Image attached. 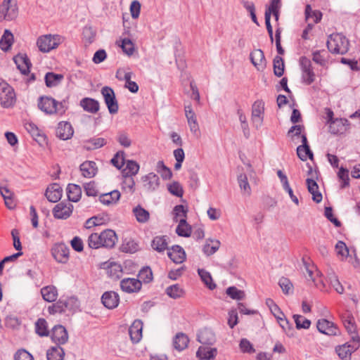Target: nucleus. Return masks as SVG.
<instances>
[{
    "instance_id": "nucleus-32",
    "label": "nucleus",
    "mask_w": 360,
    "mask_h": 360,
    "mask_svg": "<svg viewBox=\"0 0 360 360\" xmlns=\"http://www.w3.org/2000/svg\"><path fill=\"white\" fill-rule=\"evenodd\" d=\"M198 340L204 345H210L215 342V335L211 330L205 328L198 334Z\"/></svg>"
},
{
    "instance_id": "nucleus-5",
    "label": "nucleus",
    "mask_w": 360,
    "mask_h": 360,
    "mask_svg": "<svg viewBox=\"0 0 360 360\" xmlns=\"http://www.w3.org/2000/svg\"><path fill=\"white\" fill-rule=\"evenodd\" d=\"M18 15L15 0H4L0 5V22L4 20H12Z\"/></svg>"
},
{
    "instance_id": "nucleus-45",
    "label": "nucleus",
    "mask_w": 360,
    "mask_h": 360,
    "mask_svg": "<svg viewBox=\"0 0 360 360\" xmlns=\"http://www.w3.org/2000/svg\"><path fill=\"white\" fill-rule=\"evenodd\" d=\"M220 247V242L217 240H207L206 243L204 245L202 251L207 255L210 256L214 254Z\"/></svg>"
},
{
    "instance_id": "nucleus-6",
    "label": "nucleus",
    "mask_w": 360,
    "mask_h": 360,
    "mask_svg": "<svg viewBox=\"0 0 360 360\" xmlns=\"http://www.w3.org/2000/svg\"><path fill=\"white\" fill-rule=\"evenodd\" d=\"M0 101L4 108H9L15 102V94L13 89L7 83L0 84Z\"/></svg>"
},
{
    "instance_id": "nucleus-57",
    "label": "nucleus",
    "mask_w": 360,
    "mask_h": 360,
    "mask_svg": "<svg viewBox=\"0 0 360 360\" xmlns=\"http://www.w3.org/2000/svg\"><path fill=\"white\" fill-rule=\"evenodd\" d=\"M112 165L118 169H120L125 164L124 151L117 152L110 160Z\"/></svg>"
},
{
    "instance_id": "nucleus-8",
    "label": "nucleus",
    "mask_w": 360,
    "mask_h": 360,
    "mask_svg": "<svg viewBox=\"0 0 360 360\" xmlns=\"http://www.w3.org/2000/svg\"><path fill=\"white\" fill-rule=\"evenodd\" d=\"M101 94L104 98L109 112L110 114L117 113L119 107L113 89L109 86H104L101 89Z\"/></svg>"
},
{
    "instance_id": "nucleus-49",
    "label": "nucleus",
    "mask_w": 360,
    "mask_h": 360,
    "mask_svg": "<svg viewBox=\"0 0 360 360\" xmlns=\"http://www.w3.org/2000/svg\"><path fill=\"white\" fill-rule=\"evenodd\" d=\"M274 75L278 77L283 76L284 73V61L283 59L278 56L274 58Z\"/></svg>"
},
{
    "instance_id": "nucleus-26",
    "label": "nucleus",
    "mask_w": 360,
    "mask_h": 360,
    "mask_svg": "<svg viewBox=\"0 0 360 360\" xmlns=\"http://www.w3.org/2000/svg\"><path fill=\"white\" fill-rule=\"evenodd\" d=\"M349 124L347 119H335L329 124V131L330 133L337 134H342L347 129V126Z\"/></svg>"
},
{
    "instance_id": "nucleus-20",
    "label": "nucleus",
    "mask_w": 360,
    "mask_h": 360,
    "mask_svg": "<svg viewBox=\"0 0 360 360\" xmlns=\"http://www.w3.org/2000/svg\"><path fill=\"white\" fill-rule=\"evenodd\" d=\"M63 189L58 184H52L48 186L45 192L47 200L51 202H56L62 197Z\"/></svg>"
},
{
    "instance_id": "nucleus-15",
    "label": "nucleus",
    "mask_w": 360,
    "mask_h": 360,
    "mask_svg": "<svg viewBox=\"0 0 360 360\" xmlns=\"http://www.w3.org/2000/svg\"><path fill=\"white\" fill-rule=\"evenodd\" d=\"M184 111L191 131L196 136L198 135L199 126L197 122L195 113L193 110L191 105H186L184 107Z\"/></svg>"
},
{
    "instance_id": "nucleus-17",
    "label": "nucleus",
    "mask_w": 360,
    "mask_h": 360,
    "mask_svg": "<svg viewBox=\"0 0 360 360\" xmlns=\"http://www.w3.org/2000/svg\"><path fill=\"white\" fill-rule=\"evenodd\" d=\"M120 287L126 292H137L141 288V281L136 278H124L120 282Z\"/></svg>"
},
{
    "instance_id": "nucleus-7",
    "label": "nucleus",
    "mask_w": 360,
    "mask_h": 360,
    "mask_svg": "<svg viewBox=\"0 0 360 360\" xmlns=\"http://www.w3.org/2000/svg\"><path fill=\"white\" fill-rule=\"evenodd\" d=\"M300 65L302 72V79L307 85L312 84L315 80V74L311 68V62L306 56L300 58Z\"/></svg>"
},
{
    "instance_id": "nucleus-55",
    "label": "nucleus",
    "mask_w": 360,
    "mask_h": 360,
    "mask_svg": "<svg viewBox=\"0 0 360 360\" xmlns=\"http://www.w3.org/2000/svg\"><path fill=\"white\" fill-rule=\"evenodd\" d=\"M328 278L330 284L335 290V291L340 294L343 293L344 288L339 281L338 276L333 272H331L328 274Z\"/></svg>"
},
{
    "instance_id": "nucleus-54",
    "label": "nucleus",
    "mask_w": 360,
    "mask_h": 360,
    "mask_svg": "<svg viewBox=\"0 0 360 360\" xmlns=\"http://www.w3.org/2000/svg\"><path fill=\"white\" fill-rule=\"evenodd\" d=\"M293 319L297 329H308L311 326V321L301 315L295 314Z\"/></svg>"
},
{
    "instance_id": "nucleus-56",
    "label": "nucleus",
    "mask_w": 360,
    "mask_h": 360,
    "mask_svg": "<svg viewBox=\"0 0 360 360\" xmlns=\"http://www.w3.org/2000/svg\"><path fill=\"white\" fill-rule=\"evenodd\" d=\"M166 293L173 299L181 297L184 294V290L177 284L170 285L166 289Z\"/></svg>"
},
{
    "instance_id": "nucleus-22",
    "label": "nucleus",
    "mask_w": 360,
    "mask_h": 360,
    "mask_svg": "<svg viewBox=\"0 0 360 360\" xmlns=\"http://www.w3.org/2000/svg\"><path fill=\"white\" fill-rule=\"evenodd\" d=\"M264 110V103L262 101H256L252 105V120L254 123L257 124V127L261 126Z\"/></svg>"
},
{
    "instance_id": "nucleus-51",
    "label": "nucleus",
    "mask_w": 360,
    "mask_h": 360,
    "mask_svg": "<svg viewBox=\"0 0 360 360\" xmlns=\"http://www.w3.org/2000/svg\"><path fill=\"white\" fill-rule=\"evenodd\" d=\"M131 72L124 73L123 76V79L125 81L124 86L131 93H136L139 91V86L135 82L131 81Z\"/></svg>"
},
{
    "instance_id": "nucleus-35",
    "label": "nucleus",
    "mask_w": 360,
    "mask_h": 360,
    "mask_svg": "<svg viewBox=\"0 0 360 360\" xmlns=\"http://www.w3.org/2000/svg\"><path fill=\"white\" fill-rule=\"evenodd\" d=\"M67 195L69 201L74 202L79 201L82 195L81 187L74 184H68L67 187Z\"/></svg>"
},
{
    "instance_id": "nucleus-36",
    "label": "nucleus",
    "mask_w": 360,
    "mask_h": 360,
    "mask_svg": "<svg viewBox=\"0 0 360 360\" xmlns=\"http://www.w3.org/2000/svg\"><path fill=\"white\" fill-rule=\"evenodd\" d=\"M43 299L49 302H54L58 296V290L53 285H48L41 289Z\"/></svg>"
},
{
    "instance_id": "nucleus-37",
    "label": "nucleus",
    "mask_w": 360,
    "mask_h": 360,
    "mask_svg": "<svg viewBox=\"0 0 360 360\" xmlns=\"http://www.w3.org/2000/svg\"><path fill=\"white\" fill-rule=\"evenodd\" d=\"M14 38L12 32L8 30H5L0 39V47L4 51H8L13 43Z\"/></svg>"
},
{
    "instance_id": "nucleus-60",
    "label": "nucleus",
    "mask_w": 360,
    "mask_h": 360,
    "mask_svg": "<svg viewBox=\"0 0 360 360\" xmlns=\"http://www.w3.org/2000/svg\"><path fill=\"white\" fill-rule=\"evenodd\" d=\"M139 278L146 283H150L153 280V273L150 267H143L139 273Z\"/></svg>"
},
{
    "instance_id": "nucleus-33",
    "label": "nucleus",
    "mask_w": 360,
    "mask_h": 360,
    "mask_svg": "<svg viewBox=\"0 0 360 360\" xmlns=\"http://www.w3.org/2000/svg\"><path fill=\"white\" fill-rule=\"evenodd\" d=\"M80 170L84 177L91 178L97 172L96 164L93 161H86L80 165Z\"/></svg>"
},
{
    "instance_id": "nucleus-21",
    "label": "nucleus",
    "mask_w": 360,
    "mask_h": 360,
    "mask_svg": "<svg viewBox=\"0 0 360 360\" xmlns=\"http://www.w3.org/2000/svg\"><path fill=\"white\" fill-rule=\"evenodd\" d=\"M13 60L22 75H25L30 72L32 64L26 54H18L13 58Z\"/></svg>"
},
{
    "instance_id": "nucleus-61",
    "label": "nucleus",
    "mask_w": 360,
    "mask_h": 360,
    "mask_svg": "<svg viewBox=\"0 0 360 360\" xmlns=\"http://www.w3.org/2000/svg\"><path fill=\"white\" fill-rule=\"evenodd\" d=\"M121 48L124 53L128 56H131L134 51V44L127 38L122 39Z\"/></svg>"
},
{
    "instance_id": "nucleus-48",
    "label": "nucleus",
    "mask_w": 360,
    "mask_h": 360,
    "mask_svg": "<svg viewBox=\"0 0 360 360\" xmlns=\"http://www.w3.org/2000/svg\"><path fill=\"white\" fill-rule=\"evenodd\" d=\"M156 171L160 174L163 179H170L172 176V172L171 169L165 165L162 160L158 162Z\"/></svg>"
},
{
    "instance_id": "nucleus-9",
    "label": "nucleus",
    "mask_w": 360,
    "mask_h": 360,
    "mask_svg": "<svg viewBox=\"0 0 360 360\" xmlns=\"http://www.w3.org/2000/svg\"><path fill=\"white\" fill-rule=\"evenodd\" d=\"M342 321L347 331L351 335L352 342L356 345L360 344V338L356 333V326L353 316L345 314L342 316Z\"/></svg>"
},
{
    "instance_id": "nucleus-28",
    "label": "nucleus",
    "mask_w": 360,
    "mask_h": 360,
    "mask_svg": "<svg viewBox=\"0 0 360 360\" xmlns=\"http://www.w3.org/2000/svg\"><path fill=\"white\" fill-rule=\"evenodd\" d=\"M217 354L216 348H212L207 345L200 346L197 352L196 355L200 359L211 360L215 357Z\"/></svg>"
},
{
    "instance_id": "nucleus-53",
    "label": "nucleus",
    "mask_w": 360,
    "mask_h": 360,
    "mask_svg": "<svg viewBox=\"0 0 360 360\" xmlns=\"http://www.w3.org/2000/svg\"><path fill=\"white\" fill-rule=\"evenodd\" d=\"M66 305L63 303V300H59L56 303L49 306L48 311L50 314H62L66 311Z\"/></svg>"
},
{
    "instance_id": "nucleus-59",
    "label": "nucleus",
    "mask_w": 360,
    "mask_h": 360,
    "mask_svg": "<svg viewBox=\"0 0 360 360\" xmlns=\"http://www.w3.org/2000/svg\"><path fill=\"white\" fill-rule=\"evenodd\" d=\"M297 155L298 158L302 161H306L307 160V158L312 160L314 158L313 152L311 150L309 146V150H307L306 148H302L301 146H297Z\"/></svg>"
},
{
    "instance_id": "nucleus-23",
    "label": "nucleus",
    "mask_w": 360,
    "mask_h": 360,
    "mask_svg": "<svg viewBox=\"0 0 360 360\" xmlns=\"http://www.w3.org/2000/svg\"><path fill=\"white\" fill-rule=\"evenodd\" d=\"M143 323L141 320H135L129 328L131 340L137 343L142 338Z\"/></svg>"
},
{
    "instance_id": "nucleus-47",
    "label": "nucleus",
    "mask_w": 360,
    "mask_h": 360,
    "mask_svg": "<svg viewBox=\"0 0 360 360\" xmlns=\"http://www.w3.org/2000/svg\"><path fill=\"white\" fill-rule=\"evenodd\" d=\"M198 273L202 281L209 289L214 290L216 288V284L212 282V278L210 272L203 269H198Z\"/></svg>"
},
{
    "instance_id": "nucleus-43",
    "label": "nucleus",
    "mask_w": 360,
    "mask_h": 360,
    "mask_svg": "<svg viewBox=\"0 0 360 360\" xmlns=\"http://www.w3.org/2000/svg\"><path fill=\"white\" fill-rule=\"evenodd\" d=\"M121 188L123 191L132 194L135 191V181L133 176L122 175Z\"/></svg>"
},
{
    "instance_id": "nucleus-14",
    "label": "nucleus",
    "mask_w": 360,
    "mask_h": 360,
    "mask_svg": "<svg viewBox=\"0 0 360 360\" xmlns=\"http://www.w3.org/2000/svg\"><path fill=\"white\" fill-rule=\"evenodd\" d=\"M316 327L320 333L327 335H336L339 331L334 323L325 319L319 320Z\"/></svg>"
},
{
    "instance_id": "nucleus-64",
    "label": "nucleus",
    "mask_w": 360,
    "mask_h": 360,
    "mask_svg": "<svg viewBox=\"0 0 360 360\" xmlns=\"http://www.w3.org/2000/svg\"><path fill=\"white\" fill-rule=\"evenodd\" d=\"M14 360H34L32 355L24 349L17 351Z\"/></svg>"
},
{
    "instance_id": "nucleus-38",
    "label": "nucleus",
    "mask_w": 360,
    "mask_h": 360,
    "mask_svg": "<svg viewBox=\"0 0 360 360\" xmlns=\"http://www.w3.org/2000/svg\"><path fill=\"white\" fill-rule=\"evenodd\" d=\"M189 342V339L186 335L180 333H177L174 339V347L178 351H182L186 349Z\"/></svg>"
},
{
    "instance_id": "nucleus-63",
    "label": "nucleus",
    "mask_w": 360,
    "mask_h": 360,
    "mask_svg": "<svg viewBox=\"0 0 360 360\" xmlns=\"http://www.w3.org/2000/svg\"><path fill=\"white\" fill-rule=\"evenodd\" d=\"M168 191L170 193L177 197H181L184 193L182 186L177 181H174L172 184L169 185Z\"/></svg>"
},
{
    "instance_id": "nucleus-4",
    "label": "nucleus",
    "mask_w": 360,
    "mask_h": 360,
    "mask_svg": "<svg viewBox=\"0 0 360 360\" xmlns=\"http://www.w3.org/2000/svg\"><path fill=\"white\" fill-rule=\"evenodd\" d=\"M39 108L46 114H63L65 111L63 103H58L49 96H41L38 103Z\"/></svg>"
},
{
    "instance_id": "nucleus-18",
    "label": "nucleus",
    "mask_w": 360,
    "mask_h": 360,
    "mask_svg": "<svg viewBox=\"0 0 360 360\" xmlns=\"http://www.w3.org/2000/svg\"><path fill=\"white\" fill-rule=\"evenodd\" d=\"M250 58L253 65L258 70H263L266 68V59L264 52L261 49H255L250 53Z\"/></svg>"
},
{
    "instance_id": "nucleus-31",
    "label": "nucleus",
    "mask_w": 360,
    "mask_h": 360,
    "mask_svg": "<svg viewBox=\"0 0 360 360\" xmlns=\"http://www.w3.org/2000/svg\"><path fill=\"white\" fill-rule=\"evenodd\" d=\"M65 355L64 349L60 345L51 347L46 351L47 360H63Z\"/></svg>"
},
{
    "instance_id": "nucleus-41",
    "label": "nucleus",
    "mask_w": 360,
    "mask_h": 360,
    "mask_svg": "<svg viewBox=\"0 0 360 360\" xmlns=\"http://www.w3.org/2000/svg\"><path fill=\"white\" fill-rule=\"evenodd\" d=\"M176 233L178 236L182 237H189L191 234V226L187 223L186 219H181L176 229Z\"/></svg>"
},
{
    "instance_id": "nucleus-19",
    "label": "nucleus",
    "mask_w": 360,
    "mask_h": 360,
    "mask_svg": "<svg viewBox=\"0 0 360 360\" xmlns=\"http://www.w3.org/2000/svg\"><path fill=\"white\" fill-rule=\"evenodd\" d=\"M101 302L106 308L112 309L117 307L120 297L117 292L108 291L103 294Z\"/></svg>"
},
{
    "instance_id": "nucleus-39",
    "label": "nucleus",
    "mask_w": 360,
    "mask_h": 360,
    "mask_svg": "<svg viewBox=\"0 0 360 360\" xmlns=\"http://www.w3.org/2000/svg\"><path fill=\"white\" fill-rule=\"evenodd\" d=\"M63 77L62 74H56L52 72H47L44 77L46 85L48 87L56 86L60 84Z\"/></svg>"
},
{
    "instance_id": "nucleus-30",
    "label": "nucleus",
    "mask_w": 360,
    "mask_h": 360,
    "mask_svg": "<svg viewBox=\"0 0 360 360\" xmlns=\"http://www.w3.org/2000/svg\"><path fill=\"white\" fill-rule=\"evenodd\" d=\"M80 105L85 111L93 114L98 111L100 106L98 101L91 98H82Z\"/></svg>"
},
{
    "instance_id": "nucleus-58",
    "label": "nucleus",
    "mask_w": 360,
    "mask_h": 360,
    "mask_svg": "<svg viewBox=\"0 0 360 360\" xmlns=\"http://www.w3.org/2000/svg\"><path fill=\"white\" fill-rule=\"evenodd\" d=\"M120 250L124 252L133 253L138 250V245L133 240H125L122 244Z\"/></svg>"
},
{
    "instance_id": "nucleus-25",
    "label": "nucleus",
    "mask_w": 360,
    "mask_h": 360,
    "mask_svg": "<svg viewBox=\"0 0 360 360\" xmlns=\"http://www.w3.org/2000/svg\"><path fill=\"white\" fill-rule=\"evenodd\" d=\"M121 194L118 190H113L110 192L103 193L99 195V201L105 205H112L116 204L120 198Z\"/></svg>"
},
{
    "instance_id": "nucleus-52",
    "label": "nucleus",
    "mask_w": 360,
    "mask_h": 360,
    "mask_svg": "<svg viewBox=\"0 0 360 360\" xmlns=\"http://www.w3.org/2000/svg\"><path fill=\"white\" fill-rule=\"evenodd\" d=\"M226 294L233 300H242L245 298V294L243 290H238L235 286L229 287L226 289Z\"/></svg>"
},
{
    "instance_id": "nucleus-34",
    "label": "nucleus",
    "mask_w": 360,
    "mask_h": 360,
    "mask_svg": "<svg viewBox=\"0 0 360 360\" xmlns=\"http://www.w3.org/2000/svg\"><path fill=\"white\" fill-rule=\"evenodd\" d=\"M132 213L134 215L136 221L141 224L148 222L150 219L149 212L140 205H138L133 208Z\"/></svg>"
},
{
    "instance_id": "nucleus-10",
    "label": "nucleus",
    "mask_w": 360,
    "mask_h": 360,
    "mask_svg": "<svg viewBox=\"0 0 360 360\" xmlns=\"http://www.w3.org/2000/svg\"><path fill=\"white\" fill-rule=\"evenodd\" d=\"M51 339L56 345L65 344L68 341V333L66 328L62 325L55 326L51 333Z\"/></svg>"
},
{
    "instance_id": "nucleus-62",
    "label": "nucleus",
    "mask_w": 360,
    "mask_h": 360,
    "mask_svg": "<svg viewBox=\"0 0 360 360\" xmlns=\"http://www.w3.org/2000/svg\"><path fill=\"white\" fill-rule=\"evenodd\" d=\"M335 249L338 255L341 256L342 259L348 257L349 249L344 242L339 240L335 245Z\"/></svg>"
},
{
    "instance_id": "nucleus-24",
    "label": "nucleus",
    "mask_w": 360,
    "mask_h": 360,
    "mask_svg": "<svg viewBox=\"0 0 360 360\" xmlns=\"http://www.w3.org/2000/svg\"><path fill=\"white\" fill-rule=\"evenodd\" d=\"M360 344L353 345H343L338 346L335 349L336 353L338 356L342 360H348L352 352H354L359 347Z\"/></svg>"
},
{
    "instance_id": "nucleus-42",
    "label": "nucleus",
    "mask_w": 360,
    "mask_h": 360,
    "mask_svg": "<svg viewBox=\"0 0 360 360\" xmlns=\"http://www.w3.org/2000/svg\"><path fill=\"white\" fill-rule=\"evenodd\" d=\"M84 148L88 150L100 148L106 144L103 138H93L84 141Z\"/></svg>"
},
{
    "instance_id": "nucleus-16",
    "label": "nucleus",
    "mask_w": 360,
    "mask_h": 360,
    "mask_svg": "<svg viewBox=\"0 0 360 360\" xmlns=\"http://www.w3.org/2000/svg\"><path fill=\"white\" fill-rule=\"evenodd\" d=\"M56 136L62 140L70 139L74 134V130L70 124L68 122H60L58 123L56 128Z\"/></svg>"
},
{
    "instance_id": "nucleus-27",
    "label": "nucleus",
    "mask_w": 360,
    "mask_h": 360,
    "mask_svg": "<svg viewBox=\"0 0 360 360\" xmlns=\"http://www.w3.org/2000/svg\"><path fill=\"white\" fill-rule=\"evenodd\" d=\"M167 255L176 264H181L186 259L185 251L177 245L172 246V251H168Z\"/></svg>"
},
{
    "instance_id": "nucleus-44",
    "label": "nucleus",
    "mask_w": 360,
    "mask_h": 360,
    "mask_svg": "<svg viewBox=\"0 0 360 360\" xmlns=\"http://www.w3.org/2000/svg\"><path fill=\"white\" fill-rule=\"evenodd\" d=\"M126 167L122 170V175L133 176H135L139 170V165L134 160H127L125 162Z\"/></svg>"
},
{
    "instance_id": "nucleus-2",
    "label": "nucleus",
    "mask_w": 360,
    "mask_h": 360,
    "mask_svg": "<svg viewBox=\"0 0 360 360\" xmlns=\"http://www.w3.org/2000/svg\"><path fill=\"white\" fill-rule=\"evenodd\" d=\"M349 40L341 33H333L328 36L326 46L334 54L344 55L349 51Z\"/></svg>"
},
{
    "instance_id": "nucleus-46",
    "label": "nucleus",
    "mask_w": 360,
    "mask_h": 360,
    "mask_svg": "<svg viewBox=\"0 0 360 360\" xmlns=\"http://www.w3.org/2000/svg\"><path fill=\"white\" fill-rule=\"evenodd\" d=\"M152 248L158 252H163L167 249V236H156L153 238L151 244Z\"/></svg>"
},
{
    "instance_id": "nucleus-1",
    "label": "nucleus",
    "mask_w": 360,
    "mask_h": 360,
    "mask_svg": "<svg viewBox=\"0 0 360 360\" xmlns=\"http://www.w3.org/2000/svg\"><path fill=\"white\" fill-rule=\"evenodd\" d=\"M117 241V236L112 229H106L101 233H93L88 238V245L90 248H112Z\"/></svg>"
},
{
    "instance_id": "nucleus-29",
    "label": "nucleus",
    "mask_w": 360,
    "mask_h": 360,
    "mask_svg": "<svg viewBox=\"0 0 360 360\" xmlns=\"http://www.w3.org/2000/svg\"><path fill=\"white\" fill-rule=\"evenodd\" d=\"M306 183L308 191L312 195V200L316 203L321 202L323 197L319 191L317 183L312 179H307Z\"/></svg>"
},
{
    "instance_id": "nucleus-12",
    "label": "nucleus",
    "mask_w": 360,
    "mask_h": 360,
    "mask_svg": "<svg viewBox=\"0 0 360 360\" xmlns=\"http://www.w3.org/2000/svg\"><path fill=\"white\" fill-rule=\"evenodd\" d=\"M73 205L70 202H60L53 210V217L56 219H66L72 213Z\"/></svg>"
},
{
    "instance_id": "nucleus-40",
    "label": "nucleus",
    "mask_w": 360,
    "mask_h": 360,
    "mask_svg": "<svg viewBox=\"0 0 360 360\" xmlns=\"http://www.w3.org/2000/svg\"><path fill=\"white\" fill-rule=\"evenodd\" d=\"M35 333L40 337H47L50 332L48 329V323L46 319L39 318L35 322Z\"/></svg>"
},
{
    "instance_id": "nucleus-13",
    "label": "nucleus",
    "mask_w": 360,
    "mask_h": 360,
    "mask_svg": "<svg viewBox=\"0 0 360 360\" xmlns=\"http://www.w3.org/2000/svg\"><path fill=\"white\" fill-rule=\"evenodd\" d=\"M143 186L148 192L155 191L160 186V179L157 174L150 172L141 177Z\"/></svg>"
},
{
    "instance_id": "nucleus-11",
    "label": "nucleus",
    "mask_w": 360,
    "mask_h": 360,
    "mask_svg": "<svg viewBox=\"0 0 360 360\" xmlns=\"http://www.w3.org/2000/svg\"><path fill=\"white\" fill-rule=\"evenodd\" d=\"M69 248L64 243H58L51 248V254L54 259L59 263L65 264L69 259Z\"/></svg>"
},
{
    "instance_id": "nucleus-50",
    "label": "nucleus",
    "mask_w": 360,
    "mask_h": 360,
    "mask_svg": "<svg viewBox=\"0 0 360 360\" xmlns=\"http://www.w3.org/2000/svg\"><path fill=\"white\" fill-rule=\"evenodd\" d=\"M276 319H277L280 326L286 332L287 335L288 336H292L293 335L292 325L285 318V315H283V316H278Z\"/></svg>"
},
{
    "instance_id": "nucleus-3",
    "label": "nucleus",
    "mask_w": 360,
    "mask_h": 360,
    "mask_svg": "<svg viewBox=\"0 0 360 360\" xmlns=\"http://www.w3.org/2000/svg\"><path fill=\"white\" fill-rule=\"evenodd\" d=\"M64 40L59 34H45L39 37L37 41V45L40 51L48 53L56 49Z\"/></svg>"
}]
</instances>
